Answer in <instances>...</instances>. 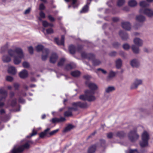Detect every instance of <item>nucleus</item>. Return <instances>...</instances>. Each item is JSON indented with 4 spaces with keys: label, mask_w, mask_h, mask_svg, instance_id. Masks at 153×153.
Listing matches in <instances>:
<instances>
[{
    "label": "nucleus",
    "mask_w": 153,
    "mask_h": 153,
    "mask_svg": "<svg viewBox=\"0 0 153 153\" xmlns=\"http://www.w3.org/2000/svg\"><path fill=\"white\" fill-rule=\"evenodd\" d=\"M85 85L89 88L90 90H86L84 91V94L80 95L79 99L83 101L87 100L91 102L95 100V97L93 95L94 94V90H96V84L93 83L89 82V81L85 82Z\"/></svg>",
    "instance_id": "obj_1"
},
{
    "label": "nucleus",
    "mask_w": 153,
    "mask_h": 153,
    "mask_svg": "<svg viewBox=\"0 0 153 153\" xmlns=\"http://www.w3.org/2000/svg\"><path fill=\"white\" fill-rule=\"evenodd\" d=\"M8 53L10 56L14 57L13 62L16 65L19 64L21 61V59L24 56L22 49L19 48H16L14 50L9 49Z\"/></svg>",
    "instance_id": "obj_2"
},
{
    "label": "nucleus",
    "mask_w": 153,
    "mask_h": 153,
    "mask_svg": "<svg viewBox=\"0 0 153 153\" xmlns=\"http://www.w3.org/2000/svg\"><path fill=\"white\" fill-rule=\"evenodd\" d=\"M142 140L140 142V144L141 147H144L148 145V140L149 139L148 133L146 131H144L142 134Z\"/></svg>",
    "instance_id": "obj_3"
},
{
    "label": "nucleus",
    "mask_w": 153,
    "mask_h": 153,
    "mask_svg": "<svg viewBox=\"0 0 153 153\" xmlns=\"http://www.w3.org/2000/svg\"><path fill=\"white\" fill-rule=\"evenodd\" d=\"M140 13L143 14L149 17L153 16V10L149 8H141L139 11Z\"/></svg>",
    "instance_id": "obj_4"
},
{
    "label": "nucleus",
    "mask_w": 153,
    "mask_h": 153,
    "mask_svg": "<svg viewBox=\"0 0 153 153\" xmlns=\"http://www.w3.org/2000/svg\"><path fill=\"white\" fill-rule=\"evenodd\" d=\"M128 137L129 139L132 142L134 141L139 137V136L136 133L135 130L131 131L128 134Z\"/></svg>",
    "instance_id": "obj_5"
},
{
    "label": "nucleus",
    "mask_w": 153,
    "mask_h": 153,
    "mask_svg": "<svg viewBox=\"0 0 153 153\" xmlns=\"http://www.w3.org/2000/svg\"><path fill=\"white\" fill-rule=\"evenodd\" d=\"M72 105L73 106L75 107L77 106L82 108H87L88 106L87 102H73Z\"/></svg>",
    "instance_id": "obj_6"
},
{
    "label": "nucleus",
    "mask_w": 153,
    "mask_h": 153,
    "mask_svg": "<svg viewBox=\"0 0 153 153\" xmlns=\"http://www.w3.org/2000/svg\"><path fill=\"white\" fill-rule=\"evenodd\" d=\"M92 0H87L86 4L80 10V12L81 13H87L89 9V5Z\"/></svg>",
    "instance_id": "obj_7"
},
{
    "label": "nucleus",
    "mask_w": 153,
    "mask_h": 153,
    "mask_svg": "<svg viewBox=\"0 0 153 153\" xmlns=\"http://www.w3.org/2000/svg\"><path fill=\"white\" fill-rule=\"evenodd\" d=\"M81 55L82 58L88 59L89 60H93L94 58V56L93 54L90 53H87L85 52H82Z\"/></svg>",
    "instance_id": "obj_8"
},
{
    "label": "nucleus",
    "mask_w": 153,
    "mask_h": 153,
    "mask_svg": "<svg viewBox=\"0 0 153 153\" xmlns=\"http://www.w3.org/2000/svg\"><path fill=\"white\" fill-rule=\"evenodd\" d=\"M43 54L42 55V59L43 61H45L48 58L50 53V51L48 48H45L42 51Z\"/></svg>",
    "instance_id": "obj_9"
},
{
    "label": "nucleus",
    "mask_w": 153,
    "mask_h": 153,
    "mask_svg": "<svg viewBox=\"0 0 153 153\" xmlns=\"http://www.w3.org/2000/svg\"><path fill=\"white\" fill-rule=\"evenodd\" d=\"M142 81L140 79H136L134 83L131 85V89H136L137 88L138 85H141Z\"/></svg>",
    "instance_id": "obj_10"
},
{
    "label": "nucleus",
    "mask_w": 153,
    "mask_h": 153,
    "mask_svg": "<svg viewBox=\"0 0 153 153\" xmlns=\"http://www.w3.org/2000/svg\"><path fill=\"white\" fill-rule=\"evenodd\" d=\"M58 58V55L56 53H53L50 57V63L54 64L56 62Z\"/></svg>",
    "instance_id": "obj_11"
},
{
    "label": "nucleus",
    "mask_w": 153,
    "mask_h": 153,
    "mask_svg": "<svg viewBox=\"0 0 153 153\" xmlns=\"http://www.w3.org/2000/svg\"><path fill=\"white\" fill-rule=\"evenodd\" d=\"M65 36L64 35L61 36V39L59 41V39L57 38H55L54 41L56 44L58 45H64V43Z\"/></svg>",
    "instance_id": "obj_12"
},
{
    "label": "nucleus",
    "mask_w": 153,
    "mask_h": 153,
    "mask_svg": "<svg viewBox=\"0 0 153 153\" xmlns=\"http://www.w3.org/2000/svg\"><path fill=\"white\" fill-rule=\"evenodd\" d=\"M0 94H2L3 96L0 99V101L3 99H5L7 96V91L4 90L2 88H0Z\"/></svg>",
    "instance_id": "obj_13"
},
{
    "label": "nucleus",
    "mask_w": 153,
    "mask_h": 153,
    "mask_svg": "<svg viewBox=\"0 0 153 153\" xmlns=\"http://www.w3.org/2000/svg\"><path fill=\"white\" fill-rule=\"evenodd\" d=\"M76 67L75 64L73 62H71L70 63L66 65L65 69V70L68 71Z\"/></svg>",
    "instance_id": "obj_14"
},
{
    "label": "nucleus",
    "mask_w": 153,
    "mask_h": 153,
    "mask_svg": "<svg viewBox=\"0 0 153 153\" xmlns=\"http://www.w3.org/2000/svg\"><path fill=\"white\" fill-rule=\"evenodd\" d=\"M19 77L22 79H25L27 78L28 76V73L27 70H24L20 72L19 74Z\"/></svg>",
    "instance_id": "obj_15"
},
{
    "label": "nucleus",
    "mask_w": 153,
    "mask_h": 153,
    "mask_svg": "<svg viewBox=\"0 0 153 153\" xmlns=\"http://www.w3.org/2000/svg\"><path fill=\"white\" fill-rule=\"evenodd\" d=\"M66 120L65 117H61L59 118L55 117L52 119V122L53 123H60L65 121Z\"/></svg>",
    "instance_id": "obj_16"
},
{
    "label": "nucleus",
    "mask_w": 153,
    "mask_h": 153,
    "mask_svg": "<svg viewBox=\"0 0 153 153\" xmlns=\"http://www.w3.org/2000/svg\"><path fill=\"white\" fill-rule=\"evenodd\" d=\"M122 27L126 30H130L131 26L130 24L128 22H123L122 23Z\"/></svg>",
    "instance_id": "obj_17"
},
{
    "label": "nucleus",
    "mask_w": 153,
    "mask_h": 153,
    "mask_svg": "<svg viewBox=\"0 0 153 153\" xmlns=\"http://www.w3.org/2000/svg\"><path fill=\"white\" fill-rule=\"evenodd\" d=\"M134 44L138 47H140L142 45L143 41L138 38H136L134 40Z\"/></svg>",
    "instance_id": "obj_18"
},
{
    "label": "nucleus",
    "mask_w": 153,
    "mask_h": 153,
    "mask_svg": "<svg viewBox=\"0 0 153 153\" xmlns=\"http://www.w3.org/2000/svg\"><path fill=\"white\" fill-rule=\"evenodd\" d=\"M130 64L133 67H137L139 65V62L137 60L134 59L131 61Z\"/></svg>",
    "instance_id": "obj_19"
},
{
    "label": "nucleus",
    "mask_w": 153,
    "mask_h": 153,
    "mask_svg": "<svg viewBox=\"0 0 153 153\" xmlns=\"http://www.w3.org/2000/svg\"><path fill=\"white\" fill-rule=\"evenodd\" d=\"M136 19L139 22H143L146 20V18L144 16L140 15L136 16Z\"/></svg>",
    "instance_id": "obj_20"
},
{
    "label": "nucleus",
    "mask_w": 153,
    "mask_h": 153,
    "mask_svg": "<svg viewBox=\"0 0 153 153\" xmlns=\"http://www.w3.org/2000/svg\"><path fill=\"white\" fill-rule=\"evenodd\" d=\"M68 49L71 54H74L75 53L76 51V48L75 46L72 45L69 46Z\"/></svg>",
    "instance_id": "obj_21"
},
{
    "label": "nucleus",
    "mask_w": 153,
    "mask_h": 153,
    "mask_svg": "<svg viewBox=\"0 0 153 153\" xmlns=\"http://www.w3.org/2000/svg\"><path fill=\"white\" fill-rule=\"evenodd\" d=\"M8 72L9 74L14 75L16 73V70L15 68L13 66H10L8 68Z\"/></svg>",
    "instance_id": "obj_22"
},
{
    "label": "nucleus",
    "mask_w": 153,
    "mask_h": 153,
    "mask_svg": "<svg viewBox=\"0 0 153 153\" xmlns=\"http://www.w3.org/2000/svg\"><path fill=\"white\" fill-rule=\"evenodd\" d=\"M50 130L49 128H47L43 132H41L39 134V137L40 138H43L48 133V132Z\"/></svg>",
    "instance_id": "obj_23"
},
{
    "label": "nucleus",
    "mask_w": 153,
    "mask_h": 153,
    "mask_svg": "<svg viewBox=\"0 0 153 153\" xmlns=\"http://www.w3.org/2000/svg\"><path fill=\"white\" fill-rule=\"evenodd\" d=\"M119 35L123 40L126 39L128 37L127 34L123 31H120L119 33Z\"/></svg>",
    "instance_id": "obj_24"
},
{
    "label": "nucleus",
    "mask_w": 153,
    "mask_h": 153,
    "mask_svg": "<svg viewBox=\"0 0 153 153\" xmlns=\"http://www.w3.org/2000/svg\"><path fill=\"white\" fill-rule=\"evenodd\" d=\"M115 90V87L113 86H108L105 88V92L107 93L111 92Z\"/></svg>",
    "instance_id": "obj_25"
},
{
    "label": "nucleus",
    "mask_w": 153,
    "mask_h": 153,
    "mask_svg": "<svg viewBox=\"0 0 153 153\" xmlns=\"http://www.w3.org/2000/svg\"><path fill=\"white\" fill-rule=\"evenodd\" d=\"M74 127V126L71 124L68 125L63 130V132H66L70 131Z\"/></svg>",
    "instance_id": "obj_26"
},
{
    "label": "nucleus",
    "mask_w": 153,
    "mask_h": 153,
    "mask_svg": "<svg viewBox=\"0 0 153 153\" xmlns=\"http://www.w3.org/2000/svg\"><path fill=\"white\" fill-rule=\"evenodd\" d=\"M23 152L22 149L21 148L20 146L17 148H13L12 151V153H19Z\"/></svg>",
    "instance_id": "obj_27"
},
{
    "label": "nucleus",
    "mask_w": 153,
    "mask_h": 153,
    "mask_svg": "<svg viewBox=\"0 0 153 153\" xmlns=\"http://www.w3.org/2000/svg\"><path fill=\"white\" fill-rule=\"evenodd\" d=\"M96 150V145L91 146L88 150V153H94Z\"/></svg>",
    "instance_id": "obj_28"
},
{
    "label": "nucleus",
    "mask_w": 153,
    "mask_h": 153,
    "mask_svg": "<svg viewBox=\"0 0 153 153\" xmlns=\"http://www.w3.org/2000/svg\"><path fill=\"white\" fill-rule=\"evenodd\" d=\"M2 60L4 62H8L11 61V58L7 55H4L2 57Z\"/></svg>",
    "instance_id": "obj_29"
},
{
    "label": "nucleus",
    "mask_w": 153,
    "mask_h": 153,
    "mask_svg": "<svg viewBox=\"0 0 153 153\" xmlns=\"http://www.w3.org/2000/svg\"><path fill=\"white\" fill-rule=\"evenodd\" d=\"M80 74L81 73L79 71H75L71 72V75L74 77H78L80 75Z\"/></svg>",
    "instance_id": "obj_30"
},
{
    "label": "nucleus",
    "mask_w": 153,
    "mask_h": 153,
    "mask_svg": "<svg viewBox=\"0 0 153 153\" xmlns=\"http://www.w3.org/2000/svg\"><path fill=\"white\" fill-rule=\"evenodd\" d=\"M64 115L65 117H68L72 116L73 115L72 112L71 110H69L65 111L64 114Z\"/></svg>",
    "instance_id": "obj_31"
},
{
    "label": "nucleus",
    "mask_w": 153,
    "mask_h": 153,
    "mask_svg": "<svg viewBox=\"0 0 153 153\" xmlns=\"http://www.w3.org/2000/svg\"><path fill=\"white\" fill-rule=\"evenodd\" d=\"M137 3L135 0H130L128 2V4L131 7H134L136 6Z\"/></svg>",
    "instance_id": "obj_32"
},
{
    "label": "nucleus",
    "mask_w": 153,
    "mask_h": 153,
    "mask_svg": "<svg viewBox=\"0 0 153 153\" xmlns=\"http://www.w3.org/2000/svg\"><path fill=\"white\" fill-rule=\"evenodd\" d=\"M116 74V73L113 71H110L109 75L107 78V81H109L110 79L114 77Z\"/></svg>",
    "instance_id": "obj_33"
},
{
    "label": "nucleus",
    "mask_w": 153,
    "mask_h": 153,
    "mask_svg": "<svg viewBox=\"0 0 153 153\" xmlns=\"http://www.w3.org/2000/svg\"><path fill=\"white\" fill-rule=\"evenodd\" d=\"M140 5V7H146L148 6L149 4L145 1H141L139 3Z\"/></svg>",
    "instance_id": "obj_34"
},
{
    "label": "nucleus",
    "mask_w": 153,
    "mask_h": 153,
    "mask_svg": "<svg viewBox=\"0 0 153 153\" xmlns=\"http://www.w3.org/2000/svg\"><path fill=\"white\" fill-rule=\"evenodd\" d=\"M116 67L117 68H120L122 65V61L120 59H118L116 61Z\"/></svg>",
    "instance_id": "obj_35"
},
{
    "label": "nucleus",
    "mask_w": 153,
    "mask_h": 153,
    "mask_svg": "<svg viewBox=\"0 0 153 153\" xmlns=\"http://www.w3.org/2000/svg\"><path fill=\"white\" fill-rule=\"evenodd\" d=\"M132 49L133 52L135 53H137L139 52V50L138 47L135 45H133L132 46Z\"/></svg>",
    "instance_id": "obj_36"
},
{
    "label": "nucleus",
    "mask_w": 153,
    "mask_h": 153,
    "mask_svg": "<svg viewBox=\"0 0 153 153\" xmlns=\"http://www.w3.org/2000/svg\"><path fill=\"white\" fill-rule=\"evenodd\" d=\"M36 49L37 52H40L43 51L45 49L44 48V46L42 45H38L36 47Z\"/></svg>",
    "instance_id": "obj_37"
},
{
    "label": "nucleus",
    "mask_w": 153,
    "mask_h": 153,
    "mask_svg": "<svg viewBox=\"0 0 153 153\" xmlns=\"http://www.w3.org/2000/svg\"><path fill=\"white\" fill-rule=\"evenodd\" d=\"M40 17L39 18V19L40 21H42V19H44L45 17V13L42 11H41L39 13Z\"/></svg>",
    "instance_id": "obj_38"
},
{
    "label": "nucleus",
    "mask_w": 153,
    "mask_h": 153,
    "mask_svg": "<svg viewBox=\"0 0 153 153\" xmlns=\"http://www.w3.org/2000/svg\"><path fill=\"white\" fill-rule=\"evenodd\" d=\"M65 59L63 58H62L60 59L58 63L57 66H62L63 65L65 62Z\"/></svg>",
    "instance_id": "obj_39"
},
{
    "label": "nucleus",
    "mask_w": 153,
    "mask_h": 153,
    "mask_svg": "<svg viewBox=\"0 0 153 153\" xmlns=\"http://www.w3.org/2000/svg\"><path fill=\"white\" fill-rule=\"evenodd\" d=\"M21 148L22 149L23 151L25 149H28L30 148V145L28 142L25 143L24 145L20 146Z\"/></svg>",
    "instance_id": "obj_40"
},
{
    "label": "nucleus",
    "mask_w": 153,
    "mask_h": 153,
    "mask_svg": "<svg viewBox=\"0 0 153 153\" xmlns=\"http://www.w3.org/2000/svg\"><path fill=\"white\" fill-rule=\"evenodd\" d=\"M101 73L105 74L107 72L106 71L101 68L97 69L96 71V73H97L98 76H100L99 74Z\"/></svg>",
    "instance_id": "obj_41"
},
{
    "label": "nucleus",
    "mask_w": 153,
    "mask_h": 153,
    "mask_svg": "<svg viewBox=\"0 0 153 153\" xmlns=\"http://www.w3.org/2000/svg\"><path fill=\"white\" fill-rule=\"evenodd\" d=\"M17 104V99L16 98H14L11 101L10 105L12 107H14Z\"/></svg>",
    "instance_id": "obj_42"
},
{
    "label": "nucleus",
    "mask_w": 153,
    "mask_h": 153,
    "mask_svg": "<svg viewBox=\"0 0 153 153\" xmlns=\"http://www.w3.org/2000/svg\"><path fill=\"white\" fill-rule=\"evenodd\" d=\"M8 48V45L6 44L3 47H2L1 48V53H3L7 50Z\"/></svg>",
    "instance_id": "obj_43"
},
{
    "label": "nucleus",
    "mask_w": 153,
    "mask_h": 153,
    "mask_svg": "<svg viewBox=\"0 0 153 153\" xmlns=\"http://www.w3.org/2000/svg\"><path fill=\"white\" fill-rule=\"evenodd\" d=\"M37 134V132L35 130H33L32 132L29 135L27 136V137L28 138H30L33 136Z\"/></svg>",
    "instance_id": "obj_44"
},
{
    "label": "nucleus",
    "mask_w": 153,
    "mask_h": 153,
    "mask_svg": "<svg viewBox=\"0 0 153 153\" xmlns=\"http://www.w3.org/2000/svg\"><path fill=\"white\" fill-rule=\"evenodd\" d=\"M13 86L15 88V90H17L19 88L20 85L17 83H14L13 84Z\"/></svg>",
    "instance_id": "obj_45"
},
{
    "label": "nucleus",
    "mask_w": 153,
    "mask_h": 153,
    "mask_svg": "<svg viewBox=\"0 0 153 153\" xmlns=\"http://www.w3.org/2000/svg\"><path fill=\"white\" fill-rule=\"evenodd\" d=\"M83 48V46L82 45H79L76 48V50L78 52H80L82 51Z\"/></svg>",
    "instance_id": "obj_46"
},
{
    "label": "nucleus",
    "mask_w": 153,
    "mask_h": 153,
    "mask_svg": "<svg viewBox=\"0 0 153 153\" xmlns=\"http://www.w3.org/2000/svg\"><path fill=\"white\" fill-rule=\"evenodd\" d=\"M59 131V129H57L55 130H54L51 131L49 133V135L50 136H52L56 133H57Z\"/></svg>",
    "instance_id": "obj_47"
},
{
    "label": "nucleus",
    "mask_w": 153,
    "mask_h": 153,
    "mask_svg": "<svg viewBox=\"0 0 153 153\" xmlns=\"http://www.w3.org/2000/svg\"><path fill=\"white\" fill-rule=\"evenodd\" d=\"M125 2V0H119L117 2V5L120 6L122 5Z\"/></svg>",
    "instance_id": "obj_48"
},
{
    "label": "nucleus",
    "mask_w": 153,
    "mask_h": 153,
    "mask_svg": "<svg viewBox=\"0 0 153 153\" xmlns=\"http://www.w3.org/2000/svg\"><path fill=\"white\" fill-rule=\"evenodd\" d=\"M124 135V133L123 131L118 132L117 134V136L120 137H121Z\"/></svg>",
    "instance_id": "obj_49"
},
{
    "label": "nucleus",
    "mask_w": 153,
    "mask_h": 153,
    "mask_svg": "<svg viewBox=\"0 0 153 153\" xmlns=\"http://www.w3.org/2000/svg\"><path fill=\"white\" fill-rule=\"evenodd\" d=\"M28 49L29 53L30 54H33V47L31 46L28 47Z\"/></svg>",
    "instance_id": "obj_50"
},
{
    "label": "nucleus",
    "mask_w": 153,
    "mask_h": 153,
    "mask_svg": "<svg viewBox=\"0 0 153 153\" xmlns=\"http://www.w3.org/2000/svg\"><path fill=\"white\" fill-rule=\"evenodd\" d=\"M42 25L44 27H47L49 26V23L46 21H43L42 22Z\"/></svg>",
    "instance_id": "obj_51"
},
{
    "label": "nucleus",
    "mask_w": 153,
    "mask_h": 153,
    "mask_svg": "<svg viewBox=\"0 0 153 153\" xmlns=\"http://www.w3.org/2000/svg\"><path fill=\"white\" fill-rule=\"evenodd\" d=\"M48 18L49 20L51 22H54L55 20V19L51 15H48Z\"/></svg>",
    "instance_id": "obj_52"
},
{
    "label": "nucleus",
    "mask_w": 153,
    "mask_h": 153,
    "mask_svg": "<svg viewBox=\"0 0 153 153\" xmlns=\"http://www.w3.org/2000/svg\"><path fill=\"white\" fill-rule=\"evenodd\" d=\"M13 80V78L12 77L10 76H6V80L9 82H12Z\"/></svg>",
    "instance_id": "obj_53"
},
{
    "label": "nucleus",
    "mask_w": 153,
    "mask_h": 153,
    "mask_svg": "<svg viewBox=\"0 0 153 153\" xmlns=\"http://www.w3.org/2000/svg\"><path fill=\"white\" fill-rule=\"evenodd\" d=\"M22 65L25 68H28L29 67V64L26 62H24L22 63Z\"/></svg>",
    "instance_id": "obj_54"
},
{
    "label": "nucleus",
    "mask_w": 153,
    "mask_h": 153,
    "mask_svg": "<svg viewBox=\"0 0 153 153\" xmlns=\"http://www.w3.org/2000/svg\"><path fill=\"white\" fill-rule=\"evenodd\" d=\"M46 31L48 34H51L53 32V30L51 28H48L46 30Z\"/></svg>",
    "instance_id": "obj_55"
},
{
    "label": "nucleus",
    "mask_w": 153,
    "mask_h": 153,
    "mask_svg": "<svg viewBox=\"0 0 153 153\" xmlns=\"http://www.w3.org/2000/svg\"><path fill=\"white\" fill-rule=\"evenodd\" d=\"M45 7L43 3H41L39 4V9L40 10H43L45 9Z\"/></svg>",
    "instance_id": "obj_56"
},
{
    "label": "nucleus",
    "mask_w": 153,
    "mask_h": 153,
    "mask_svg": "<svg viewBox=\"0 0 153 153\" xmlns=\"http://www.w3.org/2000/svg\"><path fill=\"white\" fill-rule=\"evenodd\" d=\"M123 48L125 50H128L130 46L128 44L126 43L123 45Z\"/></svg>",
    "instance_id": "obj_57"
},
{
    "label": "nucleus",
    "mask_w": 153,
    "mask_h": 153,
    "mask_svg": "<svg viewBox=\"0 0 153 153\" xmlns=\"http://www.w3.org/2000/svg\"><path fill=\"white\" fill-rule=\"evenodd\" d=\"M83 78L85 79L86 80H87V81H88V80L91 79V76L90 75H87L83 76Z\"/></svg>",
    "instance_id": "obj_58"
},
{
    "label": "nucleus",
    "mask_w": 153,
    "mask_h": 153,
    "mask_svg": "<svg viewBox=\"0 0 153 153\" xmlns=\"http://www.w3.org/2000/svg\"><path fill=\"white\" fill-rule=\"evenodd\" d=\"M18 102L19 103H24L25 102V100L22 97H19L18 99Z\"/></svg>",
    "instance_id": "obj_59"
},
{
    "label": "nucleus",
    "mask_w": 153,
    "mask_h": 153,
    "mask_svg": "<svg viewBox=\"0 0 153 153\" xmlns=\"http://www.w3.org/2000/svg\"><path fill=\"white\" fill-rule=\"evenodd\" d=\"M15 95L14 92L13 91H11L9 93V97L10 98H13Z\"/></svg>",
    "instance_id": "obj_60"
},
{
    "label": "nucleus",
    "mask_w": 153,
    "mask_h": 153,
    "mask_svg": "<svg viewBox=\"0 0 153 153\" xmlns=\"http://www.w3.org/2000/svg\"><path fill=\"white\" fill-rule=\"evenodd\" d=\"M31 10V8L29 7L25 11L24 13L25 14H28L30 13Z\"/></svg>",
    "instance_id": "obj_61"
},
{
    "label": "nucleus",
    "mask_w": 153,
    "mask_h": 153,
    "mask_svg": "<svg viewBox=\"0 0 153 153\" xmlns=\"http://www.w3.org/2000/svg\"><path fill=\"white\" fill-rule=\"evenodd\" d=\"M96 133V131H94L93 133H92L90 135H89L87 138V140H88L90 138H91L93 136H94Z\"/></svg>",
    "instance_id": "obj_62"
},
{
    "label": "nucleus",
    "mask_w": 153,
    "mask_h": 153,
    "mask_svg": "<svg viewBox=\"0 0 153 153\" xmlns=\"http://www.w3.org/2000/svg\"><path fill=\"white\" fill-rule=\"evenodd\" d=\"M113 136V134L111 132L107 134V137L108 138H112V137Z\"/></svg>",
    "instance_id": "obj_63"
},
{
    "label": "nucleus",
    "mask_w": 153,
    "mask_h": 153,
    "mask_svg": "<svg viewBox=\"0 0 153 153\" xmlns=\"http://www.w3.org/2000/svg\"><path fill=\"white\" fill-rule=\"evenodd\" d=\"M5 113V111L4 109H1L0 110V114H4Z\"/></svg>",
    "instance_id": "obj_64"
}]
</instances>
